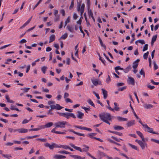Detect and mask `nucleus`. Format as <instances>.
Returning a JSON list of instances; mask_svg holds the SVG:
<instances>
[{"mask_svg": "<svg viewBox=\"0 0 159 159\" xmlns=\"http://www.w3.org/2000/svg\"><path fill=\"white\" fill-rule=\"evenodd\" d=\"M99 116L100 119L103 121L106 120H112L111 114L109 113L103 112L101 114H99Z\"/></svg>", "mask_w": 159, "mask_h": 159, "instance_id": "1", "label": "nucleus"}, {"mask_svg": "<svg viewBox=\"0 0 159 159\" xmlns=\"http://www.w3.org/2000/svg\"><path fill=\"white\" fill-rule=\"evenodd\" d=\"M70 145L71 146V147H72L74 149L77 150L78 151H79L80 152H87L89 150V147L88 146H86V145H84V147H85V148H83L82 149H81V148L79 147H77L75 146L72 143H70Z\"/></svg>", "mask_w": 159, "mask_h": 159, "instance_id": "2", "label": "nucleus"}, {"mask_svg": "<svg viewBox=\"0 0 159 159\" xmlns=\"http://www.w3.org/2000/svg\"><path fill=\"white\" fill-rule=\"evenodd\" d=\"M57 113L60 116H63L67 119H69L70 116L71 117L74 118H76L75 116L72 113L69 112L61 113L58 112H57Z\"/></svg>", "mask_w": 159, "mask_h": 159, "instance_id": "3", "label": "nucleus"}, {"mask_svg": "<svg viewBox=\"0 0 159 159\" xmlns=\"http://www.w3.org/2000/svg\"><path fill=\"white\" fill-rule=\"evenodd\" d=\"M135 141L138 143L143 150L144 149L145 147H147V145L145 142H143L142 141L138 140L137 139H136Z\"/></svg>", "mask_w": 159, "mask_h": 159, "instance_id": "4", "label": "nucleus"}, {"mask_svg": "<svg viewBox=\"0 0 159 159\" xmlns=\"http://www.w3.org/2000/svg\"><path fill=\"white\" fill-rule=\"evenodd\" d=\"M67 123L66 121H59L55 123V128H65V125Z\"/></svg>", "mask_w": 159, "mask_h": 159, "instance_id": "5", "label": "nucleus"}, {"mask_svg": "<svg viewBox=\"0 0 159 159\" xmlns=\"http://www.w3.org/2000/svg\"><path fill=\"white\" fill-rule=\"evenodd\" d=\"M50 107L51 109H57L61 110L63 108V107L60 106V105L58 104H56L55 105H50Z\"/></svg>", "mask_w": 159, "mask_h": 159, "instance_id": "6", "label": "nucleus"}, {"mask_svg": "<svg viewBox=\"0 0 159 159\" xmlns=\"http://www.w3.org/2000/svg\"><path fill=\"white\" fill-rule=\"evenodd\" d=\"M144 128L147 129V131L148 132L154 134H159V133H158L154 132L153 129L152 128L149 127L147 124L144 126Z\"/></svg>", "mask_w": 159, "mask_h": 159, "instance_id": "7", "label": "nucleus"}, {"mask_svg": "<svg viewBox=\"0 0 159 159\" xmlns=\"http://www.w3.org/2000/svg\"><path fill=\"white\" fill-rule=\"evenodd\" d=\"M91 81L93 85L95 86H97L98 84L102 85L101 82L99 80L97 79H92Z\"/></svg>", "mask_w": 159, "mask_h": 159, "instance_id": "8", "label": "nucleus"}, {"mask_svg": "<svg viewBox=\"0 0 159 159\" xmlns=\"http://www.w3.org/2000/svg\"><path fill=\"white\" fill-rule=\"evenodd\" d=\"M139 61L140 60L139 59H137L133 62L132 67L134 69H136L137 68L138 65V63Z\"/></svg>", "mask_w": 159, "mask_h": 159, "instance_id": "9", "label": "nucleus"}, {"mask_svg": "<svg viewBox=\"0 0 159 159\" xmlns=\"http://www.w3.org/2000/svg\"><path fill=\"white\" fill-rule=\"evenodd\" d=\"M80 5L79 4L77 6V11H79L80 10L84 11L85 5L84 3H83L81 6V8H80Z\"/></svg>", "mask_w": 159, "mask_h": 159, "instance_id": "10", "label": "nucleus"}, {"mask_svg": "<svg viewBox=\"0 0 159 159\" xmlns=\"http://www.w3.org/2000/svg\"><path fill=\"white\" fill-rule=\"evenodd\" d=\"M128 82L129 84H132L133 85H134V78L131 77H128Z\"/></svg>", "mask_w": 159, "mask_h": 159, "instance_id": "11", "label": "nucleus"}, {"mask_svg": "<svg viewBox=\"0 0 159 159\" xmlns=\"http://www.w3.org/2000/svg\"><path fill=\"white\" fill-rule=\"evenodd\" d=\"M136 132L137 134L141 137L142 141L143 142H145V139L142 133L139 131H136Z\"/></svg>", "mask_w": 159, "mask_h": 159, "instance_id": "12", "label": "nucleus"}, {"mask_svg": "<svg viewBox=\"0 0 159 159\" xmlns=\"http://www.w3.org/2000/svg\"><path fill=\"white\" fill-rule=\"evenodd\" d=\"M70 132H72L74 133L75 134H77L78 135L80 136H84L85 135L84 134H81L80 133L76 132L74 130H73L72 129H69L68 130Z\"/></svg>", "mask_w": 159, "mask_h": 159, "instance_id": "13", "label": "nucleus"}, {"mask_svg": "<svg viewBox=\"0 0 159 159\" xmlns=\"http://www.w3.org/2000/svg\"><path fill=\"white\" fill-rule=\"evenodd\" d=\"M77 113V118L80 119H82L84 116V113L80 111H78Z\"/></svg>", "mask_w": 159, "mask_h": 159, "instance_id": "14", "label": "nucleus"}, {"mask_svg": "<svg viewBox=\"0 0 159 159\" xmlns=\"http://www.w3.org/2000/svg\"><path fill=\"white\" fill-rule=\"evenodd\" d=\"M56 128H55V127L54 128H53L51 130V132L56 133V134H66V133L65 132H60V131H56Z\"/></svg>", "mask_w": 159, "mask_h": 159, "instance_id": "15", "label": "nucleus"}, {"mask_svg": "<svg viewBox=\"0 0 159 159\" xmlns=\"http://www.w3.org/2000/svg\"><path fill=\"white\" fill-rule=\"evenodd\" d=\"M102 90L103 95L104 98V99H106L107 96V91L103 89H102Z\"/></svg>", "mask_w": 159, "mask_h": 159, "instance_id": "16", "label": "nucleus"}, {"mask_svg": "<svg viewBox=\"0 0 159 159\" xmlns=\"http://www.w3.org/2000/svg\"><path fill=\"white\" fill-rule=\"evenodd\" d=\"M98 39L99 40L100 42V43L101 46L102 47H103L104 48L105 50H106V47L105 45H104L103 44L102 41L100 37L99 36H98Z\"/></svg>", "mask_w": 159, "mask_h": 159, "instance_id": "17", "label": "nucleus"}, {"mask_svg": "<svg viewBox=\"0 0 159 159\" xmlns=\"http://www.w3.org/2000/svg\"><path fill=\"white\" fill-rule=\"evenodd\" d=\"M135 124V120H132L130 121H128L127 124V127H130Z\"/></svg>", "mask_w": 159, "mask_h": 159, "instance_id": "18", "label": "nucleus"}, {"mask_svg": "<svg viewBox=\"0 0 159 159\" xmlns=\"http://www.w3.org/2000/svg\"><path fill=\"white\" fill-rule=\"evenodd\" d=\"M55 39V36L54 34L51 35L49 37V43H50L53 42Z\"/></svg>", "mask_w": 159, "mask_h": 159, "instance_id": "19", "label": "nucleus"}, {"mask_svg": "<svg viewBox=\"0 0 159 159\" xmlns=\"http://www.w3.org/2000/svg\"><path fill=\"white\" fill-rule=\"evenodd\" d=\"M114 129L115 130H120L123 129L124 128L123 127L119 125H115L114 126Z\"/></svg>", "mask_w": 159, "mask_h": 159, "instance_id": "20", "label": "nucleus"}, {"mask_svg": "<svg viewBox=\"0 0 159 159\" xmlns=\"http://www.w3.org/2000/svg\"><path fill=\"white\" fill-rule=\"evenodd\" d=\"M98 153L100 156V158H99L100 159H101L102 157H103L105 156L107 157V156L106 155V154L104 153L103 152L100 151H98Z\"/></svg>", "mask_w": 159, "mask_h": 159, "instance_id": "21", "label": "nucleus"}, {"mask_svg": "<svg viewBox=\"0 0 159 159\" xmlns=\"http://www.w3.org/2000/svg\"><path fill=\"white\" fill-rule=\"evenodd\" d=\"M59 145L54 143H51V150H53L54 148H59Z\"/></svg>", "mask_w": 159, "mask_h": 159, "instance_id": "22", "label": "nucleus"}, {"mask_svg": "<svg viewBox=\"0 0 159 159\" xmlns=\"http://www.w3.org/2000/svg\"><path fill=\"white\" fill-rule=\"evenodd\" d=\"M28 130L27 129L24 128L19 129V133H25L28 132Z\"/></svg>", "mask_w": 159, "mask_h": 159, "instance_id": "23", "label": "nucleus"}, {"mask_svg": "<svg viewBox=\"0 0 159 159\" xmlns=\"http://www.w3.org/2000/svg\"><path fill=\"white\" fill-rule=\"evenodd\" d=\"M143 107L144 108L146 109H151L153 107V105L152 104H145Z\"/></svg>", "mask_w": 159, "mask_h": 159, "instance_id": "24", "label": "nucleus"}, {"mask_svg": "<svg viewBox=\"0 0 159 159\" xmlns=\"http://www.w3.org/2000/svg\"><path fill=\"white\" fill-rule=\"evenodd\" d=\"M117 119L119 121H126L128 120L127 118H123L120 116H118Z\"/></svg>", "mask_w": 159, "mask_h": 159, "instance_id": "25", "label": "nucleus"}, {"mask_svg": "<svg viewBox=\"0 0 159 159\" xmlns=\"http://www.w3.org/2000/svg\"><path fill=\"white\" fill-rule=\"evenodd\" d=\"M53 125V123L52 122H49L47 124H46L45 125H44V127H43L44 128H49L52 126Z\"/></svg>", "mask_w": 159, "mask_h": 159, "instance_id": "26", "label": "nucleus"}, {"mask_svg": "<svg viewBox=\"0 0 159 159\" xmlns=\"http://www.w3.org/2000/svg\"><path fill=\"white\" fill-rule=\"evenodd\" d=\"M44 127L43 126L40 127L39 128H37L31 129H29V131H38L40 129H41L43 128Z\"/></svg>", "mask_w": 159, "mask_h": 159, "instance_id": "27", "label": "nucleus"}, {"mask_svg": "<svg viewBox=\"0 0 159 159\" xmlns=\"http://www.w3.org/2000/svg\"><path fill=\"white\" fill-rule=\"evenodd\" d=\"M70 156L74 159H82V157L76 155H70Z\"/></svg>", "mask_w": 159, "mask_h": 159, "instance_id": "28", "label": "nucleus"}, {"mask_svg": "<svg viewBox=\"0 0 159 159\" xmlns=\"http://www.w3.org/2000/svg\"><path fill=\"white\" fill-rule=\"evenodd\" d=\"M109 132H110L111 133L115 134H117L119 135V136H122V134L121 133H120L117 131H109Z\"/></svg>", "mask_w": 159, "mask_h": 159, "instance_id": "29", "label": "nucleus"}, {"mask_svg": "<svg viewBox=\"0 0 159 159\" xmlns=\"http://www.w3.org/2000/svg\"><path fill=\"white\" fill-rule=\"evenodd\" d=\"M59 148H62L65 149H67L69 148V147L66 145H59Z\"/></svg>", "mask_w": 159, "mask_h": 159, "instance_id": "30", "label": "nucleus"}, {"mask_svg": "<svg viewBox=\"0 0 159 159\" xmlns=\"http://www.w3.org/2000/svg\"><path fill=\"white\" fill-rule=\"evenodd\" d=\"M87 102L91 105L94 107V104L92 101L90 99H89L87 100Z\"/></svg>", "mask_w": 159, "mask_h": 159, "instance_id": "31", "label": "nucleus"}, {"mask_svg": "<svg viewBox=\"0 0 159 159\" xmlns=\"http://www.w3.org/2000/svg\"><path fill=\"white\" fill-rule=\"evenodd\" d=\"M61 155H56L53 156V157L55 159H61Z\"/></svg>", "mask_w": 159, "mask_h": 159, "instance_id": "32", "label": "nucleus"}, {"mask_svg": "<svg viewBox=\"0 0 159 159\" xmlns=\"http://www.w3.org/2000/svg\"><path fill=\"white\" fill-rule=\"evenodd\" d=\"M67 37V33H65L62 35L60 37V39H66Z\"/></svg>", "mask_w": 159, "mask_h": 159, "instance_id": "33", "label": "nucleus"}, {"mask_svg": "<svg viewBox=\"0 0 159 159\" xmlns=\"http://www.w3.org/2000/svg\"><path fill=\"white\" fill-rule=\"evenodd\" d=\"M149 54L148 51L146 53H144L143 55V57L144 59H147L148 58Z\"/></svg>", "mask_w": 159, "mask_h": 159, "instance_id": "34", "label": "nucleus"}, {"mask_svg": "<svg viewBox=\"0 0 159 159\" xmlns=\"http://www.w3.org/2000/svg\"><path fill=\"white\" fill-rule=\"evenodd\" d=\"M114 105L115 106V107L114 108V109L116 111H119V107H117V103L116 102H114Z\"/></svg>", "mask_w": 159, "mask_h": 159, "instance_id": "35", "label": "nucleus"}, {"mask_svg": "<svg viewBox=\"0 0 159 159\" xmlns=\"http://www.w3.org/2000/svg\"><path fill=\"white\" fill-rule=\"evenodd\" d=\"M58 153L61 154L64 153L66 154H70L71 153L70 152H68L66 151H59L58 152Z\"/></svg>", "mask_w": 159, "mask_h": 159, "instance_id": "36", "label": "nucleus"}, {"mask_svg": "<svg viewBox=\"0 0 159 159\" xmlns=\"http://www.w3.org/2000/svg\"><path fill=\"white\" fill-rule=\"evenodd\" d=\"M128 145H129V146L131 147L132 148H133L134 149H135L136 150H138V148H137V147L136 146H135V145H132V144H131L130 143H129Z\"/></svg>", "mask_w": 159, "mask_h": 159, "instance_id": "37", "label": "nucleus"}, {"mask_svg": "<svg viewBox=\"0 0 159 159\" xmlns=\"http://www.w3.org/2000/svg\"><path fill=\"white\" fill-rule=\"evenodd\" d=\"M47 69V67L44 66L41 68V70L44 74H45Z\"/></svg>", "mask_w": 159, "mask_h": 159, "instance_id": "38", "label": "nucleus"}, {"mask_svg": "<svg viewBox=\"0 0 159 159\" xmlns=\"http://www.w3.org/2000/svg\"><path fill=\"white\" fill-rule=\"evenodd\" d=\"M70 22V17L69 16L67 17V19L65 21V25L64 27H65L66 25L68 23H69Z\"/></svg>", "mask_w": 159, "mask_h": 159, "instance_id": "39", "label": "nucleus"}, {"mask_svg": "<svg viewBox=\"0 0 159 159\" xmlns=\"http://www.w3.org/2000/svg\"><path fill=\"white\" fill-rule=\"evenodd\" d=\"M88 14L89 16H90L91 17H92L93 16V13L92 11L91 10V9H90V10H89V11H88Z\"/></svg>", "mask_w": 159, "mask_h": 159, "instance_id": "40", "label": "nucleus"}, {"mask_svg": "<svg viewBox=\"0 0 159 159\" xmlns=\"http://www.w3.org/2000/svg\"><path fill=\"white\" fill-rule=\"evenodd\" d=\"M67 28L68 30H69L71 32H73V30L72 28V27L70 26L69 25H67Z\"/></svg>", "mask_w": 159, "mask_h": 159, "instance_id": "41", "label": "nucleus"}, {"mask_svg": "<svg viewBox=\"0 0 159 159\" xmlns=\"http://www.w3.org/2000/svg\"><path fill=\"white\" fill-rule=\"evenodd\" d=\"M2 156L3 157H4L7 158L9 159L10 157H11V156L10 155H8V154H2Z\"/></svg>", "mask_w": 159, "mask_h": 159, "instance_id": "42", "label": "nucleus"}, {"mask_svg": "<svg viewBox=\"0 0 159 159\" xmlns=\"http://www.w3.org/2000/svg\"><path fill=\"white\" fill-rule=\"evenodd\" d=\"M74 126L77 128H78L82 130H85V127H82L81 126H78L77 125H75Z\"/></svg>", "mask_w": 159, "mask_h": 159, "instance_id": "43", "label": "nucleus"}, {"mask_svg": "<svg viewBox=\"0 0 159 159\" xmlns=\"http://www.w3.org/2000/svg\"><path fill=\"white\" fill-rule=\"evenodd\" d=\"M139 74L141 75H143V77H145V73H144V71H143V69H142L139 72Z\"/></svg>", "mask_w": 159, "mask_h": 159, "instance_id": "44", "label": "nucleus"}, {"mask_svg": "<svg viewBox=\"0 0 159 159\" xmlns=\"http://www.w3.org/2000/svg\"><path fill=\"white\" fill-rule=\"evenodd\" d=\"M44 145L45 147H48L49 149H51V144H50L48 143H46Z\"/></svg>", "mask_w": 159, "mask_h": 159, "instance_id": "45", "label": "nucleus"}, {"mask_svg": "<svg viewBox=\"0 0 159 159\" xmlns=\"http://www.w3.org/2000/svg\"><path fill=\"white\" fill-rule=\"evenodd\" d=\"M148 44H145L143 49V51H144L146 50H147L148 49Z\"/></svg>", "mask_w": 159, "mask_h": 159, "instance_id": "46", "label": "nucleus"}, {"mask_svg": "<svg viewBox=\"0 0 159 159\" xmlns=\"http://www.w3.org/2000/svg\"><path fill=\"white\" fill-rule=\"evenodd\" d=\"M30 89V88H24L22 89H21V90H23L24 91V92H27L28 91V90Z\"/></svg>", "mask_w": 159, "mask_h": 159, "instance_id": "47", "label": "nucleus"}, {"mask_svg": "<svg viewBox=\"0 0 159 159\" xmlns=\"http://www.w3.org/2000/svg\"><path fill=\"white\" fill-rule=\"evenodd\" d=\"M157 38V34L153 36L152 38V41L155 42Z\"/></svg>", "mask_w": 159, "mask_h": 159, "instance_id": "48", "label": "nucleus"}, {"mask_svg": "<svg viewBox=\"0 0 159 159\" xmlns=\"http://www.w3.org/2000/svg\"><path fill=\"white\" fill-rule=\"evenodd\" d=\"M111 137V138L112 139H114L116 141H117L118 142H120V140H122V139H118L117 138L115 137L114 136H112Z\"/></svg>", "mask_w": 159, "mask_h": 159, "instance_id": "49", "label": "nucleus"}, {"mask_svg": "<svg viewBox=\"0 0 159 159\" xmlns=\"http://www.w3.org/2000/svg\"><path fill=\"white\" fill-rule=\"evenodd\" d=\"M96 134L95 133H90L88 134V136H89L91 138H93L94 137H93V136L95 135Z\"/></svg>", "mask_w": 159, "mask_h": 159, "instance_id": "50", "label": "nucleus"}, {"mask_svg": "<svg viewBox=\"0 0 159 159\" xmlns=\"http://www.w3.org/2000/svg\"><path fill=\"white\" fill-rule=\"evenodd\" d=\"M98 56L99 57V60L101 61L102 62L104 65H105V60H103L102 57L100 56L99 54H98Z\"/></svg>", "mask_w": 159, "mask_h": 159, "instance_id": "51", "label": "nucleus"}, {"mask_svg": "<svg viewBox=\"0 0 159 159\" xmlns=\"http://www.w3.org/2000/svg\"><path fill=\"white\" fill-rule=\"evenodd\" d=\"M109 141L111 143H113L114 144H116V145H117L119 146H121V145L118 143H117L116 142L113 141V140H111V139H109Z\"/></svg>", "mask_w": 159, "mask_h": 159, "instance_id": "52", "label": "nucleus"}, {"mask_svg": "<svg viewBox=\"0 0 159 159\" xmlns=\"http://www.w3.org/2000/svg\"><path fill=\"white\" fill-rule=\"evenodd\" d=\"M55 20L56 21H58L60 18V16L58 15H56L55 16Z\"/></svg>", "mask_w": 159, "mask_h": 159, "instance_id": "53", "label": "nucleus"}, {"mask_svg": "<svg viewBox=\"0 0 159 159\" xmlns=\"http://www.w3.org/2000/svg\"><path fill=\"white\" fill-rule=\"evenodd\" d=\"M74 1L73 0L71 1V4L69 7V9L70 10L71 9L73 8V7H74Z\"/></svg>", "mask_w": 159, "mask_h": 159, "instance_id": "54", "label": "nucleus"}, {"mask_svg": "<svg viewBox=\"0 0 159 159\" xmlns=\"http://www.w3.org/2000/svg\"><path fill=\"white\" fill-rule=\"evenodd\" d=\"M111 81V79L109 75L108 76V78L106 80V81L107 83L108 84L109 83V82Z\"/></svg>", "mask_w": 159, "mask_h": 159, "instance_id": "55", "label": "nucleus"}, {"mask_svg": "<svg viewBox=\"0 0 159 159\" xmlns=\"http://www.w3.org/2000/svg\"><path fill=\"white\" fill-rule=\"evenodd\" d=\"M114 69L115 70H124V69L123 68H121L120 66H116L115 67Z\"/></svg>", "mask_w": 159, "mask_h": 159, "instance_id": "56", "label": "nucleus"}, {"mask_svg": "<svg viewBox=\"0 0 159 159\" xmlns=\"http://www.w3.org/2000/svg\"><path fill=\"white\" fill-rule=\"evenodd\" d=\"M37 140H39L43 142H46L47 141V139H40L38 138L36 139Z\"/></svg>", "mask_w": 159, "mask_h": 159, "instance_id": "57", "label": "nucleus"}, {"mask_svg": "<svg viewBox=\"0 0 159 159\" xmlns=\"http://www.w3.org/2000/svg\"><path fill=\"white\" fill-rule=\"evenodd\" d=\"M80 30L81 32L83 34V37H84L85 36V33L83 32V30H82V27L81 26H80Z\"/></svg>", "mask_w": 159, "mask_h": 159, "instance_id": "58", "label": "nucleus"}, {"mask_svg": "<svg viewBox=\"0 0 159 159\" xmlns=\"http://www.w3.org/2000/svg\"><path fill=\"white\" fill-rule=\"evenodd\" d=\"M30 22V21L29 20L27 21L25 24H24V25H23V26L21 27V28L24 27L26 26L27 25H28L29 23Z\"/></svg>", "mask_w": 159, "mask_h": 159, "instance_id": "59", "label": "nucleus"}, {"mask_svg": "<svg viewBox=\"0 0 159 159\" xmlns=\"http://www.w3.org/2000/svg\"><path fill=\"white\" fill-rule=\"evenodd\" d=\"M153 63L154 64V69L155 70H156L158 68V66H157V64L156 63V62L155 61H154L153 62Z\"/></svg>", "mask_w": 159, "mask_h": 159, "instance_id": "60", "label": "nucleus"}, {"mask_svg": "<svg viewBox=\"0 0 159 159\" xmlns=\"http://www.w3.org/2000/svg\"><path fill=\"white\" fill-rule=\"evenodd\" d=\"M151 140L152 142H154L156 143L159 144V140H157L154 139H151Z\"/></svg>", "mask_w": 159, "mask_h": 159, "instance_id": "61", "label": "nucleus"}, {"mask_svg": "<svg viewBox=\"0 0 159 159\" xmlns=\"http://www.w3.org/2000/svg\"><path fill=\"white\" fill-rule=\"evenodd\" d=\"M147 87L150 89H153L155 88V86H151L150 85L148 84L147 85Z\"/></svg>", "mask_w": 159, "mask_h": 159, "instance_id": "62", "label": "nucleus"}, {"mask_svg": "<svg viewBox=\"0 0 159 159\" xmlns=\"http://www.w3.org/2000/svg\"><path fill=\"white\" fill-rule=\"evenodd\" d=\"M151 82L154 85H158L159 84V82H155L153 80H151Z\"/></svg>", "mask_w": 159, "mask_h": 159, "instance_id": "63", "label": "nucleus"}, {"mask_svg": "<svg viewBox=\"0 0 159 159\" xmlns=\"http://www.w3.org/2000/svg\"><path fill=\"white\" fill-rule=\"evenodd\" d=\"M126 89V86L123 87H122V88H119L118 89V90L119 91H123L125 89Z\"/></svg>", "mask_w": 159, "mask_h": 159, "instance_id": "64", "label": "nucleus"}]
</instances>
